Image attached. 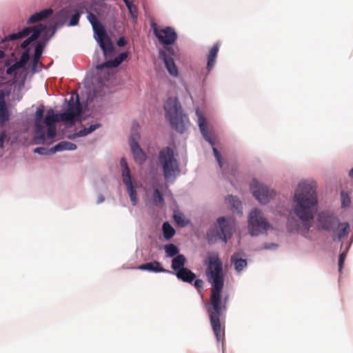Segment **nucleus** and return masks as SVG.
Instances as JSON below:
<instances>
[{"label": "nucleus", "instance_id": "obj_28", "mask_svg": "<svg viewBox=\"0 0 353 353\" xmlns=\"http://www.w3.org/2000/svg\"><path fill=\"white\" fill-rule=\"evenodd\" d=\"M100 126H101V125L99 123L92 124V125H90L89 128H85L79 130L78 132L72 134L70 137L71 139H74L76 137L86 136V135L89 134L90 133L92 132L93 131H94L95 130H97V128H99Z\"/></svg>", "mask_w": 353, "mask_h": 353}, {"label": "nucleus", "instance_id": "obj_50", "mask_svg": "<svg viewBox=\"0 0 353 353\" xmlns=\"http://www.w3.org/2000/svg\"><path fill=\"white\" fill-rule=\"evenodd\" d=\"M5 57V53L3 51L0 50V59H2Z\"/></svg>", "mask_w": 353, "mask_h": 353}, {"label": "nucleus", "instance_id": "obj_43", "mask_svg": "<svg viewBox=\"0 0 353 353\" xmlns=\"http://www.w3.org/2000/svg\"><path fill=\"white\" fill-rule=\"evenodd\" d=\"M19 68H21L19 63L16 62L6 70V73L8 74H12L13 72H14L17 70Z\"/></svg>", "mask_w": 353, "mask_h": 353}, {"label": "nucleus", "instance_id": "obj_21", "mask_svg": "<svg viewBox=\"0 0 353 353\" xmlns=\"http://www.w3.org/2000/svg\"><path fill=\"white\" fill-rule=\"evenodd\" d=\"M231 263L234 265L236 272H240L248 265L246 259L241 258V253L236 252L231 256Z\"/></svg>", "mask_w": 353, "mask_h": 353}, {"label": "nucleus", "instance_id": "obj_12", "mask_svg": "<svg viewBox=\"0 0 353 353\" xmlns=\"http://www.w3.org/2000/svg\"><path fill=\"white\" fill-rule=\"evenodd\" d=\"M196 114L198 117V123H199V126L202 135L203 136V137L205 138V139L208 142H209L211 145L213 146L212 150H213L214 157L219 163V167L221 168H223V163L222 161L221 155L219 153V152L218 151L217 148L214 146V142L212 137L211 133L208 130L207 122H206L205 118L203 116V114L199 111V110H196Z\"/></svg>", "mask_w": 353, "mask_h": 353}, {"label": "nucleus", "instance_id": "obj_20", "mask_svg": "<svg viewBox=\"0 0 353 353\" xmlns=\"http://www.w3.org/2000/svg\"><path fill=\"white\" fill-rule=\"evenodd\" d=\"M175 274L179 280L188 283H192L196 279V274L186 268L177 271Z\"/></svg>", "mask_w": 353, "mask_h": 353}, {"label": "nucleus", "instance_id": "obj_42", "mask_svg": "<svg viewBox=\"0 0 353 353\" xmlns=\"http://www.w3.org/2000/svg\"><path fill=\"white\" fill-rule=\"evenodd\" d=\"M56 135V127L55 125L48 126L47 136L50 139H52Z\"/></svg>", "mask_w": 353, "mask_h": 353}, {"label": "nucleus", "instance_id": "obj_4", "mask_svg": "<svg viewBox=\"0 0 353 353\" xmlns=\"http://www.w3.org/2000/svg\"><path fill=\"white\" fill-rule=\"evenodd\" d=\"M164 110L165 117L169 120L170 125L176 131L183 133L188 126V117L183 114L181 106L176 98H168L166 101Z\"/></svg>", "mask_w": 353, "mask_h": 353}, {"label": "nucleus", "instance_id": "obj_1", "mask_svg": "<svg viewBox=\"0 0 353 353\" xmlns=\"http://www.w3.org/2000/svg\"><path fill=\"white\" fill-rule=\"evenodd\" d=\"M206 275L208 281L212 284L210 303L208 307L210 324L217 341H223L225 332L221 327L220 317L225 310V305H222L221 292L223 288L224 279L223 263L217 254H212L208 259Z\"/></svg>", "mask_w": 353, "mask_h": 353}, {"label": "nucleus", "instance_id": "obj_46", "mask_svg": "<svg viewBox=\"0 0 353 353\" xmlns=\"http://www.w3.org/2000/svg\"><path fill=\"white\" fill-rule=\"evenodd\" d=\"M34 151L35 153H38L41 155L47 154L49 152V150H48L47 149H46L44 148H37L34 149Z\"/></svg>", "mask_w": 353, "mask_h": 353}, {"label": "nucleus", "instance_id": "obj_9", "mask_svg": "<svg viewBox=\"0 0 353 353\" xmlns=\"http://www.w3.org/2000/svg\"><path fill=\"white\" fill-rule=\"evenodd\" d=\"M46 29V26L43 24H39L33 27H27L17 33L9 34L6 40L14 41L18 39L23 38L32 33L30 37L26 39L21 44V47L23 49L26 48L32 41L38 39L41 33H42Z\"/></svg>", "mask_w": 353, "mask_h": 353}, {"label": "nucleus", "instance_id": "obj_44", "mask_svg": "<svg viewBox=\"0 0 353 353\" xmlns=\"http://www.w3.org/2000/svg\"><path fill=\"white\" fill-rule=\"evenodd\" d=\"M345 258H346V252H343L342 253L340 254L339 258V270L340 272L341 271V270L343 268V265L344 261L345 260Z\"/></svg>", "mask_w": 353, "mask_h": 353}, {"label": "nucleus", "instance_id": "obj_27", "mask_svg": "<svg viewBox=\"0 0 353 353\" xmlns=\"http://www.w3.org/2000/svg\"><path fill=\"white\" fill-rule=\"evenodd\" d=\"M123 182L127 187V190L129 194L130 200L132 203V205H136L137 203V196L132 179H128V181H125Z\"/></svg>", "mask_w": 353, "mask_h": 353}, {"label": "nucleus", "instance_id": "obj_32", "mask_svg": "<svg viewBox=\"0 0 353 353\" xmlns=\"http://www.w3.org/2000/svg\"><path fill=\"white\" fill-rule=\"evenodd\" d=\"M163 233L164 238L168 240L174 235L175 230L168 222H165L163 224Z\"/></svg>", "mask_w": 353, "mask_h": 353}, {"label": "nucleus", "instance_id": "obj_5", "mask_svg": "<svg viewBox=\"0 0 353 353\" xmlns=\"http://www.w3.org/2000/svg\"><path fill=\"white\" fill-rule=\"evenodd\" d=\"M235 230V223L231 217H220L216 220L214 228L208 230L207 239L209 243L221 240L226 243Z\"/></svg>", "mask_w": 353, "mask_h": 353}, {"label": "nucleus", "instance_id": "obj_35", "mask_svg": "<svg viewBox=\"0 0 353 353\" xmlns=\"http://www.w3.org/2000/svg\"><path fill=\"white\" fill-rule=\"evenodd\" d=\"M43 46L41 43H38L36 46H35V49H34V59H33V65H32V69L34 70L35 68L37 67V63L41 58V54H42V52H43Z\"/></svg>", "mask_w": 353, "mask_h": 353}, {"label": "nucleus", "instance_id": "obj_51", "mask_svg": "<svg viewBox=\"0 0 353 353\" xmlns=\"http://www.w3.org/2000/svg\"><path fill=\"white\" fill-rule=\"evenodd\" d=\"M349 176L351 178H353V168L349 172Z\"/></svg>", "mask_w": 353, "mask_h": 353}, {"label": "nucleus", "instance_id": "obj_47", "mask_svg": "<svg viewBox=\"0 0 353 353\" xmlns=\"http://www.w3.org/2000/svg\"><path fill=\"white\" fill-rule=\"evenodd\" d=\"M127 44V41L124 37H121L117 41V45L119 47L125 46Z\"/></svg>", "mask_w": 353, "mask_h": 353}, {"label": "nucleus", "instance_id": "obj_13", "mask_svg": "<svg viewBox=\"0 0 353 353\" xmlns=\"http://www.w3.org/2000/svg\"><path fill=\"white\" fill-rule=\"evenodd\" d=\"M159 55L163 59L170 74L174 77L178 76V68L173 59V57H176V54L173 48L163 46V49L159 51Z\"/></svg>", "mask_w": 353, "mask_h": 353}, {"label": "nucleus", "instance_id": "obj_10", "mask_svg": "<svg viewBox=\"0 0 353 353\" xmlns=\"http://www.w3.org/2000/svg\"><path fill=\"white\" fill-rule=\"evenodd\" d=\"M150 26L154 34L158 39L159 43L164 45V46H169L176 41L177 34L174 28L170 26L160 28L154 22H152Z\"/></svg>", "mask_w": 353, "mask_h": 353}, {"label": "nucleus", "instance_id": "obj_40", "mask_svg": "<svg viewBox=\"0 0 353 353\" xmlns=\"http://www.w3.org/2000/svg\"><path fill=\"white\" fill-rule=\"evenodd\" d=\"M29 58H30L29 52H28V50H27L26 52H24L22 54V55L21 56L20 60L19 61H17V63H19L20 66L21 68H23L26 65V63L28 62V61L29 60Z\"/></svg>", "mask_w": 353, "mask_h": 353}, {"label": "nucleus", "instance_id": "obj_15", "mask_svg": "<svg viewBox=\"0 0 353 353\" xmlns=\"http://www.w3.org/2000/svg\"><path fill=\"white\" fill-rule=\"evenodd\" d=\"M134 132H132L130 135V148L134 156V161L139 163L142 164L146 160V155L143 150L141 148L137 141L140 138L139 134L137 132V130H133Z\"/></svg>", "mask_w": 353, "mask_h": 353}, {"label": "nucleus", "instance_id": "obj_29", "mask_svg": "<svg viewBox=\"0 0 353 353\" xmlns=\"http://www.w3.org/2000/svg\"><path fill=\"white\" fill-rule=\"evenodd\" d=\"M71 12L70 8H65L60 10L55 16L57 23L61 25L65 23Z\"/></svg>", "mask_w": 353, "mask_h": 353}, {"label": "nucleus", "instance_id": "obj_38", "mask_svg": "<svg viewBox=\"0 0 353 353\" xmlns=\"http://www.w3.org/2000/svg\"><path fill=\"white\" fill-rule=\"evenodd\" d=\"M81 13L78 10H75L74 13L72 15L71 19L68 23L69 26H74L79 23Z\"/></svg>", "mask_w": 353, "mask_h": 353}, {"label": "nucleus", "instance_id": "obj_17", "mask_svg": "<svg viewBox=\"0 0 353 353\" xmlns=\"http://www.w3.org/2000/svg\"><path fill=\"white\" fill-rule=\"evenodd\" d=\"M128 56V52H122L113 60L107 61L97 66V70H102L105 68H111L119 66Z\"/></svg>", "mask_w": 353, "mask_h": 353}, {"label": "nucleus", "instance_id": "obj_30", "mask_svg": "<svg viewBox=\"0 0 353 353\" xmlns=\"http://www.w3.org/2000/svg\"><path fill=\"white\" fill-rule=\"evenodd\" d=\"M226 201L234 208L237 213L241 214V202L237 197L230 195L226 198Z\"/></svg>", "mask_w": 353, "mask_h": 353}, {"label": "nucleus", "instance_id": "obj_6", "mask_svg": "<svg viewBox=\"0 0 353 353\" xmlns=\"http://www.w3.org/2000/svg\"><path fill=\"white\" fill-rule=\"evenodd\" d=\"M88 19L92 26L94 39L99 43L104 55H110L114 51V47L103 26L97 20L96 16L91 12H88Z\"/></svg>", "mask_w": 353, "mask_h": 353}, {"label": "nucleus", "instance_id": "obj_11", "mask_svg": "<svg viewBox=\"0 0 353 353\" xmlns=\"http://www.w3.org/2000/svg\"><path fill=\"white\" fill-rule=\"evenodd\" d=\"M251 191L254 196L261 204H266L273 198L275 193L267 186L254 179L250 185Z\"/></svg>", "mask_w": 353, "mask_h": 353}, {"label": "nucleus", "instance_id": "obj_22", "mask_svg": "<svg viewBox=\"0 0 353 353\" xmlns=\"http://www.w3.org/2000/svg\"><path fill=\"white\" fill-rule=\"evenodd\" d=\"M350 230V225L348 223H339L336 225L335 231H337V234L336 236L333 237V239L335 241L336 238L338 240L341 241L342 238L346 236Z\"/></svg>", "mask_w": 353, "mask_h": 353}, {"label": "nucleus", "instance_id": "obj_26", "mask_svg": "<svg viewBox=\"0 0 353 353\" xmlns=\"http://www.w3.org/2000/svg\"><path fill=\"white\" fill-rule=\"evenodd\" d=\"M219 45L214 44L209 52V54L208 56V63H207V69L208 71H210L214 65L215 59L217 56L219 52Z\"/></svg>", "mask_w": 353, "mask_h": 353}, {"label": "nucleus", "instance_id": "obj_7", "mask_svg": "<svg viewBox=\"0 0 353 353\" xmlns=\"http://www.w3.org/2000/svg\"><path fill=\"white\" fill-rule=\"evenodd\" d=\"M159 162L161 165L163 176L165 180H170L174 178L175 174L179 172V164L177 160L174 156L173 150L166 147L163 148L159 154Z\"/></svg>", "mask_w": 353, "mask_h": 353}, {"label": "nucleus", "instance_id": "obj_14", "mask_svg": "<svg viewBox=\"0 0 353 353\" xmlns=\"http://www.w3.org/2000/svg\"><path fill=\"white\" fill-rule=\"evenodd\" d=\"M318 227L319 229L335 232L339 219L333 214L322 212L318 215Z\"/></svg>", "mask_w": 353, "mask_h": 353}, {"label": "nucleus", "instance_id": "obj_41", "mask_svg": "<svg viewBox=\"0 0 353 353\" xmlns=\"http://www.w3.org/2000/svg\"><path fill=\"white\" fill-rule=\"evenodd\" d=\"M9 141V137H8L7 132L6 130H3L0 134V148H4V143L5 141Z\"/></svg>", "mask_w": 353, "mask_h": 353}, {"label": "nucleus", "instance_id": "obj_39", "mask_svg": "<svg viewBox=\"0 0 353 353\" xmlns=\"http://www.w3.org/2000/svg\"><path fill=\"white\" fill-rule=\"evenodd\" d=\"M341 205L343 208L347 207L350 205L351 199L350 196L344 192H342L341 194Z\"/></svg>", "mask_w": 353, "mask_h": 353}, {"label": "nucleus", "instance_id": "obj_36", "mask_svg": "<svg viewBox=\"0 0 353 353\" xmlns=\"http://www.w3.org/2000/svg\"><path fill=\"white\" fill-rule=\"evenodd\" d=\"M153 188H154V191H153L152 198H153L154 204L156 205H160L163 204L164 199L163 197V194H161V192L159 191V190L157 187L153 185Z\"/></svg>", "mask_w": 353, "mask_h": 353}, {"label": "nucleus", "instance_id": "obj_31", "mask_svg": "<svg viewBox=\"0 0 353 353\" xmlns=\"http://www.w3.org/2000/svg\"><path fill=\"white\" fill-rule=\"evenodd\" d=\"M120 164L122 168L123 181H128V179H132L130 169L128 168L127 161L124 158L121 159Z\"/></svg>", "mask_w": 353, "mask_h": 353}, {"label": "nucleus", "instance_id": "obj_33", "mask_svg": "<svg viewBox=\"0 0 353 353\" xmlns=\"http://www.w3.org/2000/svg\"><path fill=\"white\" fill-rule=\"evenodd\" d=\"M123 1L128 9L131 17L135 21L137 19L138 17L137 7L129 0H123Z\"/></svg>", "mask_w": 353, "mask_h": 353}, {"label": "nucleus", "instance_id": "obj_16", "mask_svg": "<svg viewBox=\"0 0 353 353\" xmlns=\"http://www.w3.org/2000/svg\"><path fill=\"white\" fill-rule=\"evenodd\" d=\"M44 110L43 107L37 108L34 117V141L37 144L44 143L45 132L42 125Z\"/></svg>", "mask_w": 353, "mask_h": 353}, {"label": "nucleus", "instance_id": "obj_45", "mask_svg": "<svg viewBox=\"0 0 353 353\" xmlns=\"http://www.w3.org/2000/svg\"><path fill=\"white\" fill-rule=\"evenodd\" d=\"M194 285L195 288L198 291L200 292L203 289V280L199 279H196L194 281Z\"/></svg>", "mask_w": 353, "mask_h": 353}, {"label": "nucleus", "instance_id": "obj_49", "mask_svg": "<svg viewBox=\"0 0 353 353\" xmlns=\"http://www.w3.org/2000/svg\"><path fill=\"white\" fill-rule=\"evenodd\" d=\"M273 247H276V244H272L271 245H265V248L266 249H270V248H272Z\"/></svg>", "mask_w": 353, "mask_h": 353}, {"label": "nucleus", "instance_id": "obj_18", "mask_svg": "<svg viewBox=\"0 0 353 353\" xmlns=\"http://www.w3.org/2000/svg\"><path fill=\"white\" fill-rule=\"evenodd\" d=\"M138 269L152 272L171 273L170 271L165 270L163 267H161V263L157 261H153L152 262L141 264L138 267Z\"/></svg>", "mask_w": 353, "mask_h": 353}, {"label": "nucleus", "instance_id": "obj_25", "mask_svg": "<svg viewBox=\"0 0 353 353\" xmlns=\"http://www.w3.org/2000/svg\"><path fill=\"white\" fill-rule=\"evenodd\" d=\"M10 119V113L3 99H0V125L3 127Z\"/></svg>", "mask_w": 353, "mask_h": 353}, {"label": "nucleus", "instance_id": "obj_8", "mask_svg": "<svg viewBox=\"0 0 353 353\" xmlns=\"http://www.w3.org/2000/svg\"><path fill=\"white\" fill-rule=\"evenodd\" d=\"M249 231L252 236H257L272 228L271 225L259 209L252 210L248 217Z\"/></svg>", "mask_w": 353, "mask_h": 353}, {"label": "nucleus", "instance_id": "obj_48", "mask_svg": "<svg viewBox=\"0 0 353 353\" xmlns=\"http://www.w3.org/2000/svg\"><path fill=\"white\" fill-rule=\"evenodd\" d=\"M104 201V197L103 195H100L99 197H98V203H100L101 202H103Z\"/></svg>", "mask_w": 353, "mask_h": 353}, {"label": "nucleus", "instance_id": "obj_24", "mask_svg": "<svg viewBox=\"0 0 353 353\" xmlns=\"http://www.w3.org/2000/svg\"><path fill=\"white\" fill-rule=\"evenodd\" d=\"M186 259L184 255L183 254H178L176 256L174 257L172 260V265L171 268L172 269L176 272L177 271H179L180 270L184 269L185 263H186Z\"/></svg>", "mask_w": 353, "mask_h": 353}, {"label": "nucleus", "instance_id": "obj_2", "mask_svg": "<svg viewBox=\"0 0 353 353\" xmlns=\"http://www.w3.org/2000/svg\"><path fill=\"white\" fill-rule=\"evenodd\" d=\"M294 201L293 212L301 221L303 228L308 231L312 225L318 204L315 184L300 183L295 191Z\"/></svg>", "mask_w": 353, "mask_h": 353}, {"label": "nucleus", "instance_id": "obj_3", "mask_svg": "<svg viewBox=\"0 0 353 353\" xmlns=\"http://www.w3.org/2000/svg\"><path fill=\"white\" fill-rule=\"evenodd\" d=\"M81 111L82 108L79 94L74 92L68 101L66 112L55 114L53 110H48L44 119V123L47 126H50L55 125L54 123L56 122L68 121L70 125H73L74 123V118L79 116Z\"/></svg>", "mask_w": 353, "mask_h": 353}, {"label": "nucleus", "instance_id": "obj_34", "mask_svg": "<svg viewBox=\"0 0 353 353\" xmlns=\"http://www.w3.org/2000/svg\"><path fill=\"white\" fill-rule=\"evenodd\" d=\"M164 250L168 257L176 256L179 252L177 246L172 243L165 245Z\"/></svg>", "mask_w": 353, "mask_h": 353}, {"label": "nucleus", "instance_id": "obj_23", "mask_svg": "<svg viewBox=\"0 0 353 353\" xmlns=\"http://www.w3.org/2000/svg\"><path fill=\"white\" fill-rule=\"evenodd\" d=\"M77 148V146L74 143L63 141L54 145L53 148L50 149V153L53 154L57 152L63 151V150H74Z\"/></svg>", "mask_w": 353, "mask_h": 353}, {"label": "nucleus", "instance_id": "obj_37", "mask_svg": "<svg viewBox=\"0 0 353 353\" xmlns=\"http://www.w3.org/2000/svg\"><path fill=\"white\" fill-rule=\"evenodd\" d=\"M174 220L176 223L181 227H184L188 223V221L183 218V214L181 213H174L173 216Z\"/></svg>", "mask_w": 353, "mask_h": 353}, {"label": "nucleus", "instance_id": "obj_19", "mask_svg": "<svg viewBox=\"0 0 353 353\" xmlns=\"http://www.w3.org/2000/svg\"><path fill=\"white\" fill-rule=\"evenodd\" d=\"M53 14V10L51 8H47L40 12L33 14L28 20V23H34L48 18Z\"/></svg>", "mask_w": 353, "mask_h": 353}]
</instances>
